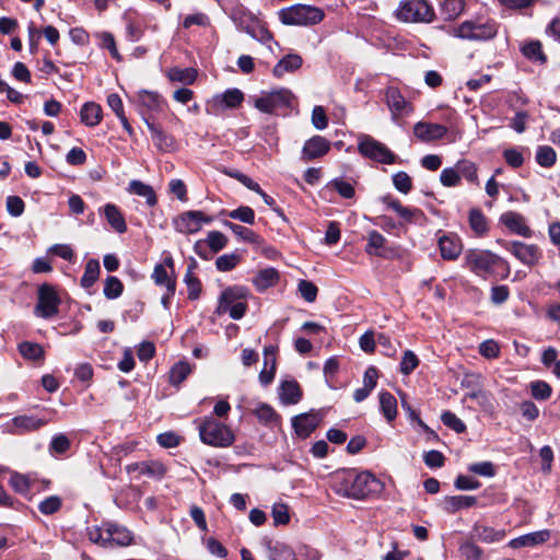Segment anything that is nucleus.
Returning a JSON list of instances; mask_svg holds the SVG:
<instances>
[{"mask_svg": "<svg viewBox=\"0 0 560 560\" xmlns=\"http://www.w3.org/2000/svg\"><path fill=\"white\" fill-rule=\"evenodd\" d=\"M465 266L475 275L487 279L488 276L493 275L497 269L502 268L504 273L503 278L510 273V266L506 260L485 249H469L465 254Z\"/></svg>", "mask_w": 560, "mask_h": 560, "instance_id": "obj_1", "label": "nucleus"}, {"mask_svg": "<svg viewBox=\"0 0 560 560\" xmlns=\"http://www.w3.org/2000/svg\"><path fill=\"white\" fill-rule=\"evenodd\" d=\"M247 296L248 290L246 288L229 287L221 292L214 313L218 316L229 313L232 319H241L247 310Z\"/></svg>", "mask_w": 560, "mask_h": 560, "instance_id": "obj_2", "label": "nucleus"}, {"mask_svg": "<svg viewBox=\"0 0 560 560\" xmlns=\"http://www.w3.org/2000/svg\"><path fill=\"white\" fill-rule=\"evenodd\" d=\"M198 431L201 442L213 447H229L235 440L232 430L212 417L201 419Z\"/></svg>", "mask_w": 560, "mask_h": 560, "instance_id": "obj_3", "label": "nucleus"}, {"mask_svg": "<svg viewBox=\"0 0 560 560\" xmlns=\"http://www.w3.org/2000/svg\"><path fill=\"white\" fill-rule=\"evenodd\" d=\"M278 15L285 25H313L323 20L324 12L313 5L295 4L281 9Z\"/></svg>", "mask_w": 560, "mask_h": 560, "instance_id": "obj_4", "label": "nucleus"}, {"mask_svg": "<svg viewBox=\"0 0 560 560\" xmlns=\"http://www.w3.org/2000/svg\"><path fill=\"white\" fill-rule=\"evenodd\" d=\"M497 33V23L485 18L467 20L457 26V37L469 40H488L493 38Z\"/></svg>", "mask_w": 560, "mask_h": 560, "instance_id": "obj_5", "label": "nucleus"}, {"mask_svg": "<svg viewBox=\"0 0 560 560\" xmlns=\"http://www.w3.org/2000/svg\"><path fill=\"white\" fill-rule=\"evenodd\" d=\"M398 20L411 23H429L434 11L427 0H404L396 11Z\"/></svg>", "mask_w": 560, "mask_h": 560, "instance_id": "obj_6", "label": "nucleus"}, {"mask_svg": "<svg viewBox=\"0 0 560 560\" xmlns=\"http://www.w3.org/2000/svg\"><path fill=\"white\" fill-rule=\"evenodd\" d=\"M383 483L371 472L362 471L349 479L346 495L353 499H363L371 494L380 493Z\"/></svg>", "mask_w": 560, "mask_h": 560, "instance_id": "obj_7", "label": "nucleus"}, {"mask_svg": "<svg viewBox=\"0 0 560 560\" xmlns=\"http://www.w3.org/2000/svg\"><path fill=\"white\" fill-rule=\"evenodd\" d=\"M60 303L61 300L55 287L49 283H43L37 290V303L34 314L44 319L51 318L58 314Z\"/></svg>", "mask_w": 560, "mask_h": 560, "instance_id": "obj_8", "label": "nucleus"}, {"mask_svg": "<svg viewBox=\"0 0 560 560\" xmlns=\"http://www.w3.org/2000/svg\"><path fill=\"white\" fill-rule=\"evenodd\" d=\"M358 150L363 156L383 164H394L396 155L382 142L371 136L360 137Z\"/></svg>", "mask_w": 560, "mask_h": 560, "instance_id": "obj_9", "label": "nucleus"}, {"mask_svg": "<svg viewBox=\"0 0 560 560\" xmlns=\"http://www.w3.org/2000/svg\"><path fill=\"white\" fill-rule=\"evenodd\" d=\"M293 94L288 89H279L265 93L255 100V107L266 114H275L278 109L291 107Z\"/></svg>", "mask_w": 560, "mask_h": 560, "instance_id": "obj_10", "label": "nucleus"}, {"mask_svg": "<svg viewBox=\"0 0 560 560\" xmlns=\"http://www.w3.org/2000/svg\"><path fill=\"white\" fill-rule=\"evenodd\" d=\"M213 218L199 210L183 212L174 219L175 230L182 234H194L201 230L202 224L211 223Z\"/></svg>", "mask_w": 560, "mask_h": 560, "instance_id": "obj_11", "label": "nucleus"}, {"mask_svg": "<svg viewBox=\"0 0 560 560\" xmlns=\"http://www.w3.org/2000/svg\"><path fill=\"white\" fill-rule=\"evenodd\" d=\"M505 248L522 264L528 267L537 265L541 258V252L535 244H526L520 241H513L506 243Z\"/></svg>", "mask_w": 560, "mask_h": 560, "instance_id": "obj_12", "label": "nucleus"}, {"mask_svg": "<svg viewBox=\"0 0 560 560\" xmlns=\"http://www.w3.org/2000/svg\"><path fill=\"white\" fill-rule=\"evenodd\" d=\"M385 102L390 110L393 120L408 116L413 112L411 103L405 98L398 88L388 86L385 90Z\"/></svg>", "mask_w": 560, "mask_h": 560, "instance_id": "obj_13", "label": "nucleus"}, {"mask_svg": "<svg viewBox=\"0 0 560 560\" xmlns=\"http://www.w3.org/2000/svg\"><path fill=\"white\" fill-rule=\"evenodd\" d=\"M47 423L48 419L36 415H20L11 420L8 430L12 434H25L37 431Z\"/></svg>", "mask_w": 560, "mask_h": 560, "instance_id": "obj_14", "label": "nucleus"}, {"mask_svg": "<svg viewBox=\"0 0 560 560\" xmlns=\"http://www.w3.org/2000/svg\"><path fill=\"white\" fill-rule=\"evenodd\" d=\"M139 103V113L142 118H148L149 120L153 117L154 114H158L163 110L164 102L158 93L142 91L138 95Z\"/></svg>", "mask_w": 560, "mask_h": 560, "instance_id": "obj_15", "label": "nucleus"}, {"mask_svg": "<svg viewBox=\"0 0 560 560\" xmlns=\"http://www.w3.org/2000/svg\"><path fill=\"white\" fill-rule=\"evenodd\" d=\"M320 417L315 412H306L295 416L292 419V427L296 435L301 439L308 438L318 427Z\"/></svg>", "mask_w": 560, "mask_h": 560, "instance_id": "obj_16", "label": "nucleus"}, {"mask_svg": "<svg viewBox=\"0 0 560 560\" xmlns=\"http://www.w3.org/2000/svg\"><path fill=\"white\" fill-rule=\"evenodd\" d=\"M330 150V142L322 136H314L305 141L302 148V159L311 161L324 156Z\"/></svg>", "mask_w": 560, "mask_h": 560, "instance_id": "obj_17", "label": "nucleus"}, {"mask_svg": "<svg viewBox=\"0 0 560 560\" xmlns=\"http://www.w3.org/2000/svg\"><path fill=\"white\" fill-rule=\"evenodd\" d=\"M144 122L151 133L155 148L161 152H172L176 149V142L173 136L166 133L162 128L144 118Z\"/></svg>", "mask_w": 560, "mask_h": 560, "instance_id": "obj_18", "label": "nucleus"}, {"mask_svg": "<svg viewBox=\"0 0 560 560\" xmlns=\"http://www.w3.org/2000/svg\"><path fill=\"white\" fill-rule=\"evenodd\" d=\"M446 127L440 124H430L420 121L415 125V136L424 142L442 139L446 135Z\"/></svg>", "mask_w": 560, "mask_h": 560, "instance_id": "obj_19", "label": "nucleus"}, {"mask_svg": "<svg viewBox=\"0 0 560 560\" xmlns=\"http://www.w3.org/2000/svg\"><path fill=\"white\" fill-rule=\"evenodd\" d=\"M500 221L502 224H504L510 231H512L515 234H518L524 237L532 236V230L526 224L524 217L517 212H514V211L504 212L500 217Z\"/></svg>", "mask_w": 560, "mask_h": 560, "instance_id": "obj_20", "label": "nucleus"}, {"mask_svg": "<svg viewBox=\"0 0 560 560\" xmlns=\"http://www.w3.org/2000/svg\"><path fill=\"white\" fill-rule=\"evenodd\" d=\"M243 100L244 95L238 89H230L222 94L215 95L212 100V106L217 110L235 108L241 105Z\"/></svg>", "mask_w": 560, "mask_h": 560, "instance_id": "obj_21", "label": "nucleus"}, {"mask_svg": "<svg viewBox=\"0 0 560 560\" xmlns=\"http://www.w3.org/2000/svg\"><path fill=\"white\" fill-rule=\"evenodd\" d=\"M550 538V532L548 529L538 530L522 535L517 538L510 540L509 547L520 549L523 547H534L546 542Z\"/></svg>", "mask_w": 560, "mask_h": 560, "instance_id": "obj_22", "label": "nucleus"}, {"mask_svg": "<svg viewBox=\"0 0 560 560\" xmlns=\"http://www.w3.org/2000/svg\"><path fill=\"white\" fill-rule=\"evenodd\" d=\"M100 213L104 214L108 224L117 233L121 234L127 231L125 218L116 205L106 203L103 208L100 209Z\"/></svg>", "mask_w": 560, "mask_h": 560, "instance_id": "obj_23", "label": "nucleus"}, {"mask_svg": "<svg viewBox=\"0 0 560 560\" xmlns=\"http://www.w3.org/2000/svg\"><path fill=\"white\" fill-rule=\"evenodd\" d=\"M302 392L300 385L294 380L283 381L279 387V398L284 405L298 404L301 399Z\"/></svg>", "mask_w": 560, "mask_h": 560, "instance_id": "obj_24", "label": "nucleus"}, {"mask_svg": "<svg viewBox=\"0 0 560 560\" xmlns=\"http://www.w3.org/2000/svg\"><path fill=\"white\" fill-rule=\"evenodd\" d=\"M386 238L380 232L375 230L370 231L365 253L370 256L387 258L389 255L386 253Z\"/></svg>", "mask_w": 560, "mask_h": 560, "instance_id": "obj_25", "label": "nucleus"}, {"mask_svg": "<svg viewBox=\"0 0 560 560\" xmlns=\"http://www.w3.org/2000/svg\"><path fill=\"white\" fill-rule=\"evenodd\" d=\"M275 352H276V350L271 346L266 347L264 350L265 368L259 373V381L264 386L269 385L275 377V370H276Z\"/></svg>", "mask_w": 560, "mask_h": 560, "instance_id": "obj_26", "label": "nucleus"}, {"mask_svg": "<svg viewBox=\"0 0 560 560\" xmlns=\"http://www.w3.org/2000/svg\"><path fill=\"white\" fill-rule=\"evenodd\" d=\"M302 58L296 54L284 56L272 69V73L277 78L283 77L288 72H293L302 66Z\"/></svg>", "mask_w": 560, "mask_h": 560, "instance_id": "obj_27", "label": "nucleus"}, {"mask_svg": "<svg viewBox=\"0 0 560 560\" xmlns=\"http://www.w3.org/2000/svg\"><path fill=\"white\" fill-rule=\"evenodd\" d=\"M80 117L84 125L95 127L102 120V108L94 102L85 103L81 108Z\"/></svg>", "mask_w": 560, "mask_h": 560, "instance_id": "obj_28", "label": "nucleus"}, {"mask_svg": "<svg viewBox=\"0 0 560 560\" xmlns=\"http://www.w3.org/2000/svg\"><path fill=\"white\" fill-rule=\"evenodd\" d=\"M267 557L269 560H298L294 550L283 542H268Z\"/></svg>", "mask_w": 560, "mask_h": 560, "instance_id": "obj_29", "label": "nucleus"}, {"mask_svg": "<svg viewBox=\"0 0 560 560\" xmlns=\"http://www.w3.org/2000/svg\"><path fill=\"white\" fill-rule=\"evenodd\" d=\"M128 191L130 194H135L137 196L145 198L147 205L150 207H153L156 205L158 199H156L153 188L150 185L144 184L141 180H137V179L131 180L128 186Z\"/></svg>", "mask_w": 560, "mask_h": 560, "instance_id": "obj_30", "label": "nucleus"}, {"mask_svg": "<svg viewBox=\"0 0 560 560\" xmlns=\"http://www.w3.org/2000/svg\"><path fill=\"white\" fill-rule=\"evenodd\" d=\"M468 222L477 236H483L489 231L488 220L480 209L472 208L469 211Z\"/></svg>", "mask_w": 560, "mask_h": 560, "instance_id": "obj_31", "label": "nucleus"}, {"mask_svg": "<svg viewBox=\"0 0 560 560\" xmlns=\"http://www.w3.org/2000/svg\"><path fill=\"white\" fill-rule=\"evenodd\" d=\"M462 388L465 394L462 398L463 404L468 402V397L474 393L482 388V376L479 373H466L460 381Z\"/></svg>", "mask_w": 560, "mask_h": 560, "instance_id": "obj_32", "label": "nucleus"}, {"mask_svg": "<svg viewBox=\"0 0 560 560\" xmlns=\"http://www.w3.org/2000/svg\"><path fill=\"white\" fill-rule=\"evenodd\" d=\"M166 75L172 82H180L184 84H192L197 79V71L194 68L172 67L167 70Z\"/></svg>", "mask_w": 560, "mask_h": 560, "instance_id": "obj_33", "label": "nucleus"}, {"mask_svg": "<svg viewBox=\"0 0 560 560\" xmlns=\"http://www.w3.org/2000/svg\"><path fill=\"white\" fill-rule=\"evenodd\" d=\"M110 530L109 547L114 546H128L132 541L131 533L121 526L116 524H108Z\"/></svg>", "mask_w": 560, "mask_h": 560, "instance_id": "obj_34", "label": "nucleus"}, {"mask_svg": "<svg viewBox=\"0 0 560 560\" xmlns=\"http://www.w3.org/2000/svg\"><path fill=\"white\" fill-rule=\"evenodd\" d=\"M380 408L388 422H392L396 418L397 400L390 393H380Z\"/></svg>", "mask_w": 560, "mask_h": 560, "instance_id": "obj_35", "label": "nucleus"}, {"mask_svg": "<svg viewBox=\"0 0 560 560\" xmlns=\"http://www.w3.org/2000/svg\"><path fill=\"white\" fill-rule=\"evenodd\" d=\"M279 279V273L273 268L260 270L254 279V284L258 291H265L272 287Z\"/></svg>", "mask_w": 560, "mask_h": 560, "instance_id": "obj_36", "label": "nucleus"}, {"mask_svg": "<svg viewBox=\"0 0 560 560\" xmlns=\"http://www.w3.org/2000/svg\"><path fill=\"white\" fill-rule=\"evenodd\" d=\"M101 271L100 262L97 259H90L85 265L84 273L81 278V285L84 289L91 288L98 279Z\"/></svg>", "mask_w": 560, "mask_h": 560, "instance_id": "obj_37", "label": "nucleus"}, {"mask_svg": "<svg viewBox=\"0 0 560 560\" xmlns=\"http://www.w3.org/2000/svg\"><path fill=\"white\" fill-rule=\"evenodd\" d=\"M135 468H142V474L152 479H161L166 474V467L159 460L141 462V465Z\"/></svg>", "mask_w": 560, "mask_h": 560, "instance_id": "obj_38", "label": "nucleus"}, {"mask_svg": "<svg viewBox=\"0 0 560 560\" xmlns=\"http://www.w3.org/2000/svg\"><path fill=\"white\" fill-rule=\"evenodd\" d=\"M89 539L103 547H109L110 530L108 524L103 526H93L88 529Z\"/></svg>", "mask_w": 560, "mask_h": 560, "instance_id": "obj_39", "label": "nucleus"}, {"mask_svg": "<svg viewBox=\"0 0 560 560\" xmlns=\"http://www.w3.org/2000/svg\"><path fill=\"white\" fill-rule=\"evenodd\" d=\"M474 404L485 410H491L493 407L491 394L489 392L485 390L483 388H480L479 390L474 392L468 397V402L466 405L469 408H472Z\"/></svg>", "mask_w": 560, "mask_h": 560, "instance_id": "obj_40", "label": "nucleus"}, {"mask_svg": "<svg viewBox=\"0 0 560 560\" xmlns=\"http://www.w3.org/2000/svg\"><path fill=\"white\" fill-rule=\"evenodd\" d=\"M184 282L188 289V299L197 300L201 292V283L194 275V265H189L184 276Z\"/></svg>", "mask_w": 560, "mask_h": 560, "instance_id": "obj_41", "label": "nucleus"}, {"mask_svg": "<svg viewBox=\"0 0 560 560\" xmlns=\"http://www.w3.org/2000/svg\"><path fill=\"white\" fill-rule=\"evenodd\" d=\"M522 52L524 54L525 57H527L532 61L545 63L547 60L545 54L542 52L541 44L538 40H533V42L525 44L522 47Z\"/></svg>", "mask_w": 560, "mask_h": 560, "instance_id": "obj_42", "label": "nucleus"}, {"mask_svg": "<svg viewBox=\"0 0 560 560\" xmlns=\"http://www.w3.org/2000/svg\"><path fill=\"white\" fill-rule=\"evenodd\" d=\"M222 213H225L230 219L238 220L246 224H254L255 222V212L248 206H241L232 211H222Z\"/></svg>", "mask_w": 560, "mask_h": 560, "instance_id": "obj_43", "label": "nucleus"}, {"mask_svg": "<svg viewBox=\"0 0 560 560\" xmlns=\"http://www.w3.org/2000/svg\"><path fill=\"white\" fill-rule=\"evenodd\" d=\"M19 351L24 359L39 360L44 357V350L40 345L24 341L19 345Z\"/></svg>", "mask_w": 560, "mask_h": 560, "instance_id": "obj_44", "label": "nucleus"}, {"mask_svg": "<svg viewBox=\"0 0 560 560\" xmlns=\"http://www.w3.org/2000/svg\"><path fill=\"white\" fill-rule=\"evenodd\" d=\"M71 446V442L66 434H57L52 436L49 443V453L51 455H63Z\"/></svg>", "mask_w": 560, "mask_h": 560, "instance_id": "obj_45", "label": "nucleus"}, {"mask_svg": "<svg viewBox=\"0 0 560 560\" xmlns=\"http://www.w3.org/2000/svg\"><path fill=\"white\" fill-rule=\"evenodd\" d=\"M459 177L465 178L469 183H477V167L475 163L463 160L457 162V179Z\"/></svg>", "mask_w": 560, "mask_h": 560, "instance_id": "obj_46", "label": "nucleus"}, {"mask_svg": "<svg viewBox=\"0 0 560 560\" xmlns=\"http://www.w3.org/2000/svg\"><path fill=\"white\" fill-rule=\"evenodd\" d=\"M122 282L117 277L109 276L106 278L103 292L108 300L119 298L122 293Z\"/></svg>", "mask_w": 560, "mask_h": 560, "instance_id": "obj_47", "label": "nucleus"}, {"mask_svg": "<svg viewBox=\"0 0 560 560\" xmlns=\"http://www.w3.org/2000/svg\"><path fill=\"white\" fill-rule=\"evenodd\" d=\"M254 413L258 418V420L264 424H273L278 420V416L275 409L271 406L264 402L257 405V407L254 410Z\"/></svg>", "mask_w": 560, "mask_h": 560, "instance_id": "obj_48", "label": "nucleus"}, {"mask_svg": "<svg viewBox=\"0 0 560 560\" xmlns=\"http://www.w3.org/2000/svg\"><path fill=\"white\" fill-rule=\"evenodd\" d=\"M557 160L556 151L549 145H541L537 149L536 162L542 167H551Z\"/></svg>", "mask_w": 560, "mask_h": 560, "instance_id": "obj_49", "label": "nucleus"}, {"mask_svg": "<svg viewBox=\"0 0 560 560\" xmlns=\"http://www.w3.org/2000/svg\"><path fill=\"white\" fill-rule=\"evenodd\" d=\"M191 372L187 362L176 363L170 371V383L173 385L180 384Z\"/></svg>", "mask_w": 560, "mask_h": 560, "instance_id": "obj_50", "label": "nucleus"}, {"mask_svg": "<svg viewBox=\"0 0 560 560\" xmlns=\"http://www.w3.org/2000/svg\"><path fill=\"white\" fill-rule=\"evenodd\" d=\"M530 394L535 399L546 400L551 396V386L544 381H534L529 384Z\"/></svg>", "mask_w": 560, "mask_h": 560, "instance_id": "obj_51", "label": "nucleus"}, {"mask_svg": "<svg viewBox=\"0 0 560 560\" xmlns=\"http://www.w3.org/2000/svg\"><path fill=\"white\" fill-rule=\"evenodd\" d=\"M419 365V359L411 350H406L400 361L399 371L404 375H409Z\"/></svg>", "mask_w": 560, "mask_h": 560, "instance_id": "obj_52", "label": "nucleus"}, {"mask_svg": "<svg viewBox=\"0 0 560 560\" xmlns=\"http://www.w3.org/2000/svg\"><path fill=\"white\" fill-rule=\"evenodd\" d=\"M206 243L213 253H218L226 246L228 238L219 231H211L207 235Z\"/></svg>", "mask_w": 560, "mask_h": 560, "instance_id": "obj_53", "label": "nucleus"}, {"mask_svg": "<svg viewBox=\"0 0 560 560\" xmlns=\"http://www.w3.org/2000/svg\"><path fill=\"white\" fill-rule=\"evenodd\" d=\"M328 186L332 187L342 198L350 199L354 197V187L342 178H335L330 180Z\"/></svg>", "mask_w": 560, "mask_h": 560, "instance_id": "obj_54", "label": "nucleus"}, {"mask_svg": "<svg viewBox=\"0 0 560 560\" xmlns=\"http://www.w3.org/2000/svg\"><path fill=\"white\" fill-rule=\"evenodd\" d=\"M244 31L262 44H268L272 40V34L262 25L246 26Z\"/></svg>", "mask_w": 560, "mask_h": 560, "instance_id": "obj_55", "label": "nucleus"}, {"mask_svg": "<svg viewBox=\"0 0 560 560\" xmlns=\"http://www.w3.org/2000/svg\"><path fill=\"white\" fill-rule=\"evenodd\" d=\"M393 184L401 194L407 195L412 188V179L406 172H397L393 175Z\"/></svg>", "mask_w": 560, "mask_h": 560, "instance_id": "obj_56", "label": "nucleus"}, {"mask_svg": "<svg viewBox=\"0 0 560 560\" xmlns=\"http://www.w3.org/2000/svg\"><path fill=\"white\" fill-rule=\"evenodd\" d=\"M241 260V256L238 254H224L217 258L215 267L220 271H230L232 270Z\"/></svg>", "mask_w": 560, "mask_h": 560, "instance_id": "obj_57", "label": "nucleus"}, {"mask_svg": "<svg viewBox=\"0 0 560 560\" xmlns=\"http://www.w3.org/2000/svg\"><path fill=\"white\" fill-rule=\"evenodd\" d=\"M97 37L100 38L101 47L108 49L112 57L114 59H116L117 61H120L121 56L117 50L115 38H114L113 34L103 32V33L98 34Z\"/></svg>", "mask_w": 560, "mask_h": 560, "instance_id": "obj_58", "label": "nucleus"}, {"mask_svg": "<svg viewBox=\"0 0 560 560\" xmlns=\"http://www.w3.org/2000/svg\"><path fill=\"white\" fill-rule=\"evenodd\" d=\"M468 471L479 475L481 477H493L495 475L494 466L491 462H480L470 464L467 467Z\"/></svg>", "mask_w": 560, "mask_h": 560, "instance_id": "obj_59", "label": "nucleus"}, {"mask_svg": "<svg viewBox=\"0 0 560 560\" xmlns=\"http://www.w3.org/2000/svg\"><path fill=\"white\" fill-rule=\"evenodd\" d=\"M272 518L273 524L278 525H287L290 522L289 509L283 503H276L272 506Z\"/></svg>", "mask_w": 560, "mask_h": 560, "instance_id": "obj_60", "label": "nucleus"}, {"mask_svg": "<svg viewBox=\"0 0 560 560\" xmlns=\"http://www.w3.org/2000/svg\"><path fill=\"white\" fill-rule=\"evenodd\" d=\"M479 353L486 359H495L500 354V347L493 339H488L479 345Z\"/></svg>", "mask_w": 560, "mask_h": 560, "instance_id": "obj_61", "label": "nucleus"}, {"mask_svg": "<svg viewBox=\"0 0 560 560\" xmlns=\"http://www.w3.org/2000/svg\"><path fill=\"white\" fill-rule=\"evenodd\" d=\"M61 506V499L57 495H50L43 500L38 509L45 515H50L56 513Z\"/></svg>", "mask_w": 560, "mask_h": 560, "instance_id": "obj_62", "label": "nucleus"}, {"mask_svg": "<svg viewBox=\"0 0 560 560\" xmlns=\"http://www.w3.org/2000/svg\"><path fill=\"white\" fill-rule=\"evenodd\" d=\"M299 292L306 302H314L317 296V287L307 280H301L299 282Z\"/></svg>", "mask_w": 560, "mask_h": 560, "instance_id": "obj_63", "label": "nucleus"}, {"mask_svg": "<svg viewBox=\"0 0 560 560\" xmlns=\"http://www.w3.org/2000/svg\"><path fill=\"white\" fill-rule=\"evenodd\" d=\"M312 124L317 130H324L328 126V118L323 106L316 105L312 110Z\"/></svg>", "mask_w": 560, "mask_h": 560, "instance_id": "obj_64", "label": "nucleus"}]
</instances>
